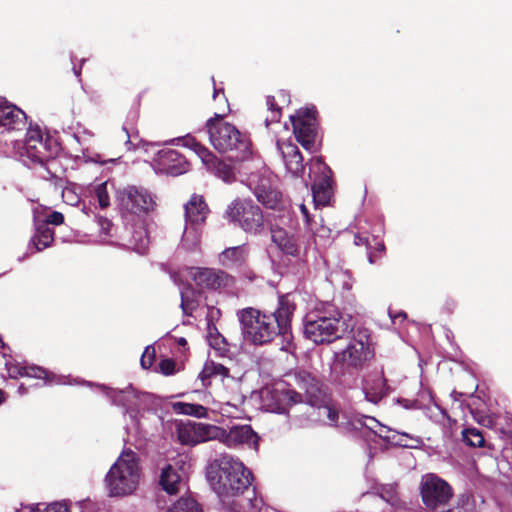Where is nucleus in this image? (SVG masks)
<instances>
[{
  "instance_id": "1",
  "label": "nucleus",
  "mask_w": 512,
  "mask_h": 512,
  "mask_svg": "<svg viewBox=\"0 0 512 512\" xmlns=\"http://www.w3.org/2000/svg\"><path fill=\"white\" fill-rule=\"evenodd\" d=\"M207 479L222 505L230 512H255L259 500L254 475L239 459L222 454L207 469Z\"/></svg>"
},
{
  "instance_id": "2",
  "label": "nucleus",
  "mask_w": 512,
  "mask_h": 512,
  "mask_svg": "<svg viewBox=\"0 0 512 512\" xmlns=\"http://www.w3.org/2000/svg\"><path fill=\"white\" fill-rule=\"evenodd\" d=\"M295 303L289 295H281L278 307L273 313H266L253 307L238 311V319L244 339L253 345L271 343L276 337L286 338L291 334V322Z\"/></svg>"
},
{
  "instance_id": "3",
  "label": "nucleus",
  "mask_w": 512,
  "mask_h": 512,
  "mask_svg": "<svg viewBox=\"0 0 512 512\" xmlns=\"http://www.w3.org/2000/svg\"><path fill=\"white\" fill-rule=\"evenodd\" d=\"M222 118V115L215 114L206 122L211 144L218 152L228 154L232 161L248 159L252 154L249 136L240 132L233 124L224 122Z\"/></svg>"
},
{
  "instance_id": "4",
  "label": "nucleus",
  "mask_w": 512,
  "mask_h": 512,
  "mask_svg": "<svg viewBox=\"0 0 512 512\" xmlns=\"http://www.w3.org/2000/svg\"><path fill=\"white\" fill-rule=\"evenodd\" d=\"M140 478V466L137 454L131 449L124 450L111 466L105 477L109 495L122 497L132 494Z\"/></svg>"
},
{
  "instance_id": "5",
  "label": "nucleus",
  "mask_w": 512,
  "mask_h": 512,
  "mask_svg": "<svg viewBox=\"0 0 512 512\" xmlns=\"http://www.w3.org/2000/svg\"><path fill=\"white\" fill-rule=\"evenodd\" d=\"M353 320L336 311L330 316L307 315L304 322V335L313 343L329 344L344 338L353 330Z\"/></svg>"
},
{
  "instance_id": "6",
  "label": "nucleus",
  "mask_w": 512,
  "mask_h": 512,
  "mask_svg": "<svg viewBox=\"0 0 512 512\" xmlns=\"http://www.w3.org/2000/svg\"><path fill=\"white\" fill-rule=\"evenodd\" d=\"M293 383L302 391L292 388L275 389V397L284 406H292L306 401L312 406L320 405L325 397L322 381L307 370H297L291 375Z\"/></svg>"
},
{
  "instance_id": "7",
  "label": "nucleus",
  "mask_w": 512,
  "mask_h": 512,
  "mask_svg": "<svg viewBox=\"0 0 512 512\" xmlns=\"http://www.w3.org/2000/svg\"><path fill=\"white\" fill-rule=\"evenodd\" d=\"M225 218L243 231L253 235L265 229L262 209L250 198H236L225 210Z\"/></svg>"
},
{
  "instance_id": "8",
  "label": "nucleus",
  "mask_w": 512,
  "mask_h": 512,
  "mask_svg": "<svg viewBox=\"0 0 512 512\" xmlns=\"http://www.w3.org/2000/svg\"><path fill=\"white\" fill-rule=\"evenodd\" d=\"M59 146L50 136H44L39 127H30L20 151L25 163L45 166L57 156Z\"/></svg>"
},
{
  "instance_id": "9",
  "label": "nucleus",
  "mask_w": 512,
  "mask_h": 512,
  "mask_svg": "<svg viewBox=\"0 0 512 512\" xmlns=\"http://www.w3.org/2000/svg\"><path fill=\"white\" fill-rule=\"evenodd\" d=\"M117 202L122 214L143 216L155 209L156 202L144 187L127 186L117 191Z\"/></svg>"
},
{
  "instance_id": "10",
  "label": "nucleus",
  "mask_w": 512,
  "mask_h": 512,
  "mask_svg": "<svg viewBox=\"0 0 512 512\" xmlns=\"http://www.w3.org/2000/svg\"><path fill=\"white\" fill-rule=\"evenodd\" d=\"M188 275L201 291L222 292L236 284V278L220 268L191 267Z\"/></svg>"
},
{
  "instance_id": "11",
  "label": "nucleus",
  "mask_w": 512,
  "mask_h": 512,
  "mask_svg": "<svg viewBox=\"0 0 512 512\" xmlns=\"http://www.w3.org/2000/svg\"><path fill=\"white\" fill-rule=\"evenodd\" d=\"M373 353L370 349L369 335L358 331L353 334L346 349L336 354V367L361 369L364 364L372 358Z\"/></svg>"
},
{
  "instance_id": "12",
  "label": "nucleus",
  "mask_w": 512,
  "mask_h": 512,
  "mask_svg": "<svg viewBox=\"0 0 512 512\" xmlns=\"http://www.w3.org/2000/svg\"><path fill=\"white\" fill-rule=\"evenodd\" d=\"M176 435L182 445L196 446L223 435L221 427L194 421L180 422L176 425Z\"/></svg>"
},
{
  "instance_id": "13",
  "label": "nucleus",
  "mask_w": 512,
  "mask_h": 512,
  "mask_svg": "<svg viewBox=\"0 0 512 512\" xmlns=\"http://www.w3.org/2000/svg\"><path fill=\"white\" fill-rule=\"evenodd\" d=\"M317 110L315 107L304 108L297 111L296 115L291 116L293 133L301 146L313 151L317 136Z\"/></svg>"
},
{
  "instance_id": "14",
  "label": "nucleus",
  "mask_w": 512,
  "mask_h": 512,
  "mask_svg": "<svg viewBox=\"0 0 512 512\" xmlns=\"http://www.w3.org/2000/svg\"><path fill=\"white\" fill-rule=\"evenodd\" d=\"M421 498L424 505L431 510L446 505L453 496L452 487L434 474L426 475L420 486Z\"/></svg>"
},
{
  "instance_id": "15",
  "label": "nucleus",
  "mask_w": 512,
  "mask_h": 512,
  "mask_svg": "<svg viewBox=\"0 0 512 512\" xmlns=\"http://www.w3.org/2000/svg\"><path fill=\"white\" fill-rule=\"evenodd\" d=\"M270 232L272 242L284 256L305 262L307 248L303 246L300 235L291 234L279 226L271 227Z\"/></svg>"
},
{
  "instance_id": "16",
  "label": "nucleus",
  "mask_w": 512,
  "mask_h": 512,
  "mask_svg": "<svg viewBox=\"0 0 512 512\" xmlns=\"http://www.w3.org/2000/svg\"><path fill=\"white\" fill-rule=\"evenodd\" d=\"M221 431L223 435L219 436L217 440L226 446L247 445L249 448L258 451L260 438L250 425H235L228 431L221 427Z\"/></svg>"
},
{
  "instance_id": "17",
  "label": "nucleus",
  "mask_w": 512,
  "mask_h": 512,
  "mask_svg": "<svg viewBox=\"0 0 512 512\" xmlns=\"http://www.w3.org/2000/svg\"><path fill=\"white\" fill-rule=\"evenodd\" d=\"M154 161L161 172L172 176L184 174L189 170V162L176 149L163 148L159 150Z\"/></svg>"
},
{
  "instance_id": "18",
  "label": "nucleus",
  "mask_w": 512,
  "mask_h": 512,
  "mask_svg": "<svg viewBox=\"0 0 512 512\" xmlns=\"http://www.w3.org/2000/svg\"><path fill=\"white\" fill-rule=\"evenodd\" d=\"M362 392L367 401L377 404L386 397L390 388L383 371L368 373L362 381Z\"/></svg>"
},
{
  "instance_id": "19",
  "label": "nucleus",
  "mask_w": 512,
  "mask_h": 512,
  "mask_svg": "<svg viewBox=\"0 0 512 512\" xmlns=\"http://www.w3.org/2000/svg\"><path fill=\"white\" fill-rule=\"evenodd\" d=\"M257 200L267 209L283 210L285 201L282 193L273 187L267 179H262L254 188Z\"/></svg>"
},
{
  "instance_id": "20",
  "label": "nucleus",
  "mask_w": 512,
  "mask_h": 512,
  "mask_svg": "<svg viewBox=\"0 0 512 512\" xmlns=\"http://www.w3.org/2000/svg\"><path fill=\"white\" fill-rule=\"evenodd\" d=\"M185 219L193 227L203 225L210 213L208 204L204 197L199 194H193L184 206Z\"/></svg>"
},
{
  "instance_id": "21",
  "label": "nucleus",
  "mask_w": 512,
  "mask_h": 512,
  "mask_svg": "<svg viewBox=\"0 0 512 512\" xmlns=\"http://www.w3.org/2000/svg\"><path fill=\"white\" fill-rule=\"evenodd\" d=\"M277 148L282 154L286 169L293 176H300L304 171L302 154L294 143L277 141Z\"/></svg>"
},
{
  "instance_id": "22",
  "label": "nucleus",
  "mask_w": 512,
  "mask_h": 512,
  "mask_svg": "<svg viewBox=\"0 0 512 512\" xmlns=\"http://www.w3.org/2000/svg\"><path fill=\"white\" fill-rule=\"evenodd\" d=\"M26 124V114L15 105L0 101V127L20 130Z\"/></svg>"
},
{
  "instance_id": "23",
  "label": "nucleus",
  "mask_w": 512,
  "mask_h": 512,
  "mask_svg": "<svg viewBox=\"0 0 512 512\" xmlns=\"http://www.w3.org/2000/svg\"><path fill=\"white\" fill-rule=\"evenodd\" d=\"M249 246L242 244L224 249L218 256L219 263L226 268L241 267L249 257Z\"/></svg>"
},
{
  "instance_id": "24",
  "label": "nucleus",
  "mask_w": 512,
  "mask_h": 512,
  "mask_svg": "<svg viewBox=\"0 0 512 512\" xmlns=\"http://www.w3.org/2000/svg\"><path fill=\"white\" fill-rule=\"evenodd\" d=\"M322 165V176L315 180L312 185V192L314 201L318 204L326 205L330 201L331 197V189H332V179L331 169L325 164Z\"/></svg>"
},
{
  "instance_id": "25",
  "label": "nucleus",
  "mask_w": 512,
  "mask_h": 512,
  "mask_svg": "<svg viewBox=\"0 0 512 512\" xmlns=\"http://www.w3.org/2000/svg\"><path fill=\"white\" fill-rule=\"evenodd\" d=\"M54 230L47 226V223H38L35 233L31 238V244L36 252H40L52 245L54 242Z\"/></svg>"
},
{
  "instance_id": "26",
  "label": "nucleus",
  "mask_w": 512,
  "mask_h": 512,
  "mask_svg": "<svg viewBox=\"0 0 512 512\" xmlns=\"http://www.w3.org/2000/svg\"><path fill=\"white\" fill-rule=\"evenodd\" d=\"M181 482V476L178 474L176 469L168 464L161 472L159 484L162 489L169 494H175L178 492V485Z\"/></svg>"
},
{
  "instance_id": "27",
  "label": "nucleus",
  "mask_w": 512,
  "mask_h": 512,
  "mask_svg": "<svg viewBox=\"0 0 512 512\" xmlns=\"http://www.w3.org/2000/svg\"><path fill=\"white\" fill-rule=\"evenodd\" d=\"M229 376V369L226 366L214 361L205 363L202 371L199 374V378L202 380L204 386L209 385L210 379L213 377H220L221 379H225Z\"/></svg>"
},
{
  "instance_id": "28",
  "label": "nucleus",
  "mask_w": 512,
  "mask_h": 512,
  "mask_svg": "<svg viewBox=\"0 0 512 512\" xmlns=\"http://www.w3.org/2000/svg\"><path fill=\"white\" fill-rule=\"evenodd\" d=\"M128 245L131 249L139 254H144L147 251L149 245V237L147 230L142 222L135 226L128 241Z\"/></svg>"
},
{
  "instance_id": "29",
  "label": "nucleus",
  "mask_w": 512,
  "mask_h": 512,
  "mask_svg": "<svg viewBox=\"0 0 512 512\" xmlns=\"http://www.w3.org/2000/svg\"><path fill=\"white\" fill-rule=\"evenodd\" d=\"M173 409L178 414L190 415L197 418H205L208 415L207 408L196 403L176 402L173 404Z\"/></svg>"
},
{
  "instance_id": "30",
  "label": "nucleus",
  "mask_w": 512,
  "mask_h": 512,
  "mask_svg": "<svg viewBox=\"0 0 512 512\" xmlns=\"http://www.w3.org/2000/svg\"><path fill=\"white\" fill-rule=\"evenodd\" d=\"M184 145L191 148L206 165H209L215 159V155L194 137L186 136L184 138Z\"/></svg>"
},
{
  "instance_id": "31",
  "label": "nucleus",
  "mask_w": 512,
  "mask_h": 512,
  "mask_svg": "<svg viewBox=\"0 0 512 512\" xmlns=\"http://www.w3.org/2000/svg\"><path fill=\"white\" fill-rule=\"evenodd\" d=\"M166 512H201V509L192 497H181Z\"/></svg>"
},
{
  "instance_id": "32",
  "label": "nucleus",
  "mask_w": 512,
  "mask_h": 512,
  "mask_svg": "<svg viewBox=\"0 0 512 512\" xmlns=\"http://www.w3.org/2000/svg\"><path fill=\"white\" fill-rule=\"evenodd\" d=\"M463 442L470 447H484L485 438L477 428H466L462 431Z\"/></svg>"
},
{
  "instance_id": "33",
  "label": "nucleus",
  "mask_w": 512,
  "mask_h": 512,
  "mask_svg": "<svg viewBox=\"0 0 512 512\" xmlns=\"http://www.w3.org/2000/svg\"><path fill=\"white\" fill-rule=\"evenodd\" d=\"M210 165L212 166L215 174L225 182H231L235 178L232 166L218 160L216 157L208 166Z\"/></svg>"
},
{
  "instance_id": "34",
  "label": "nucleus",
  "mask_w": 512,
  "mask_h": 512,
  "mask_svg": "<svg viewBox=\"0 0 512 512\" xmlns=\"http://www.w3.org/2000/svg\"><path fill=\"white\" fill-rule=\"evenodd\" d=\"M266 105L270 112V116L265 118V125L269 127L272 123H278L281 119V107L276 101L275 96H267Z\"/></svg>"
},
{
  "instance_id": "35",
  "label": "nucleus",
  "mask_w": 512,
  "mask_h": 512,
  "mask_svg": "<svg viewBox=\"0 0 512 512\" xmlns=\"http://www.w3.org/2000/svg\"><path fill=\"white\" fill-rule=\"evenodd\" d=\"M181 309L186 316H192L194 311L198 308V300L194 297L193 292L191 295L188 291L181 292Z\"/></svg>"
},
{
  "instance_id": "36",
  "label": "nucleus",
  "mask_w": 512,
  "mask_h": 512,
  "mask_svg": "<svg viewBox=\"0 0 512 512\" xmlns=\"http://www.w3.org/2000/svg\"><path fill=\"white\" fill-rule=\"evenodd\" d=\"M445 512H475L474 502L468 496L458 498L456 504Z\"/></svg>"
},
{
  "instance_id": "37",
  "label": "nucleus",
  "mask_w": 512,
  "mask_h": 512,
  "mask_svg": "<svg viewBox=\"0 0 512 512\" xmlns=\"http://www.w3.org/2000/svg\"><path fill=\"white\" fill-rule=\"evenodd\" d=\"M95 196L99 206L104 209L110 205V197L107 191V183L103 182L99 184L95 190Z\"/></svg>"
},
{
  "instance_id": "38",
  "label": "nucleus",
  "mask_w": 512,
  "mask_h": 512,
  "mask_svg": "<svg viewBox=\"0 0 512 512\" xmlns=\"http://www.w3.org/2000/svg\"><path fill=\"white\" fill-rule=\"evenodd\" d=\"M354 244L357 245V246H361V245H364L366 246L367 250H368V259H369V262L371 264L375 263V253L372 252V244H371V239L369 237H366V236H362L360 234H356L354 236Z\"/></svg>"
},
{
  "instance_id": "39",
  "label": "nucleus",
  "mask_w": 512,
  "mask_h": 512,
  "mask_svg": "<svg viewBox=\"0 0 512 512\" xmlns=\"http://www.w3.org/2000/svg\"><path fill=\"white\" fill-rule=\"evenodd\" d=\"M20 375L37 379H45L47 377V371L38 366L23 367L20 371Z\"/></svg>"
},
{
  "instance_id": "40",
  "label": "nucleus",
  "mask_w": 512,
  "mask_h": 512,
  "mask_svg": "<svg viewBox=\"0 0 512 512\" xmlns=\"http://www.w3.org/2000/svg\"><path fill=\"white\" fill-rule=\"evenodd\" d=\"M155 360V349L154 347L148 346L145 348L142 356H141V366L144 369H149Z\"/></svg>"
},
{
  "instance_id": "41",
  "label": "nucleus",
  "mask_w": 512,
  "mask_h": 512,
  "mask_svg": "<svg viewBox=\"0 0 512 512\" xmlns=\"http://www.w3.org/2000/svg\"><path fill=\"white\" fill-rule=\"evenodd\" d=\"M159 370L165 376H170L176 372V363L171 358H166L160 361Z\"/></svg>"
},
{
  "instance_id": "42",
  "label": "nucleus",
  "mask_w": 512,
  "mask_h": 512,
  "mask_svg": "<svg viewBox=\"0 0 512 512\" xmlns=\"http://www.w3.org/2000/svg\"><path fill=\"white\" fill-rule=\"evenodd\" d=\"M41 223H47V226H49L50 224L56 226L61 225L64 223V215L61 212L53 211Z\"/></svg>"
},
{
  "instance_id": "43",
  "label": "nucleus",
  "mask_w": 512,
  "mask_h": 512,
  "mask_svg": "<svg viewBox=\"0 0 512 512\" xmlns=\"http://www.w3.org/2000/svg\"><path fill=\"white\" fill-rule=\"evenodd\" d=\"M221 316L220 309L214 307V306H208L207 307V314H206V320L208 327L210 328L212 325H214V321H217Z\"/></svg>"
},
{
  "instance_id": "44",
  "label": "nucleus",
  "mask_w": 512,
  "mask_h": 512,
  "mask_svg": "<svg viewBox=\"0 0 512 512\" xmlns=\"http://www.w3.org/2000/svg\"><path fill=\"white\" fill-rule=\"evenodd\" d=\"M43 512H70V510L67 504L55 502L48 505Z\"/></svg>"
},
{
  "instance_id": "45",
  "label": "nucleus",
  "mask_w": 512,
  "mask_h": 512,
  "mask_svg": "<svg viewBox=\"0 0 512 512\" xmlns=\"http://www.w3.org/2000/svg\"><path fill=\"white\" fill-rule=\"evenodd\" d=\"M327 419L329 420L330 425L337 426V421L339 418V412L334 407H327Z\"/></svg>"
},
{
  "instance_id": "46",
  "label": "nucleus",
  "mask_w": 512,
  "mask_h": 512,
  "mask_svg": "<svg viewBox=\"0 0 512 512\" xmlns=\"http://www.w3.org/2000/svg\"><path fill=\"white\" fill-rule=\"evenodd\" d=\"M98 222H99V225L101 227V231L104 234H109L110 230H111V228L113 226L112 222L109 219L103 218V217H100Z\"/></svg>"
},
{
  "instance_id": "47",
  "label": "nucleus",
  "mask_w": 512,
  "mask_h": 512,
  "mask_svg": "<svg viewBox=\"0 0 512 512\" xmlns=\"http://www.w3.org/2000/svg\"><path fill=\"white\" fill-rule=\"evenodd\" d=\"M374 243V245H372V252L374 253V251H377L379 253H382L384 250H385V245L382 241H380L377 237L373 236L371 238V243Z\"/></svg>"
},
{
  "instance_id": "48",
  "label": "nucleus",
  "mask_w": 512,
  "mask_h": 512,
  "mask_svg": "<svg viewBox=\"0 0 512 512\" xmlns=\"http://www.w3.org/2000/svg\"><path fill=\"white\" fill-rule=\"evenodd\" d=\"M300 209H301V212H302V214H303V216L305 218L306 223L309 224V222H310V215H309L307 207L304 204H301L300 205Z\"/></svg>"
},
{
  "instance_id": "49",
  "label": "nucleus",
  "mask_w": 512,
  "mask_h": 512,
  "mask_svg": "<svg viewBox=\"0 0 512 512\" xmlns=\"http://www.w3.org/2000/svg\"><path fill=\"white\" fill-rule=\"evenodd\" d=\"M176 342L179 346L184 347V348L188 345L187 340L184 337L177 338Z\"/></svg>"
},
{
  "instance_id": "50",
  "label": "nucleus",
  "mask_w": 512,
  "mask_h": 512,
  "mask_svg": "<svg viewBox=\"0 0 512 512\" xmlns=\"http://www.w3.org/2000/svg\"><path fill=\"white\" fill-rule=\"evenodd\" d=\"M5 401V393L0 389V405Z\"/></svg>"
},
{
  "instance_id": "51",
  "label": "nucleus",
  "mask_w": 512,
  "mask_h": 512,
  "mask_svg": "<svg viewBox=\"0 0 512 512\" xmlns=\"http://www.w3.org/2000/svg\"><path fill=\"white\" fill-rule=\"evenodd\" d=\"M278 95H279L280 97H282V98H283V100H285V98H286V93H285L284 91H279V92H278Z\"/></svg>"
},
{
  "instance_id": "52",
  "label": "nucleus",
  "mask_w": 512,
  "mask_h": 512,
  "mask_svg": "<svg viewBox=\"0 0 512 512\" xmlns=\"http://www.w3.org/2000/svg\"><path fill=\"white\" fill-rule=\"evenodd\" d=\"M218 93H219V91L217 89H214L213 97L216 98Z\"/></svg>"
},
{
  "instance_id": "53",
  "label": "nucleus",
  "mask_w": 512,
  "mask_h": 512,
  "mask_svg": "<svg viewBox=\"0 0 512 512\" xmlns=\"http://www.w3.org/2000/svg\"><path fill=\"white\" fill-rule=\"evenodd\" d=\"M74 72H75V74H76L77 76H79V75H80V70H78V71H77V70H75V69H74Z\"/></svg>"
}]
</instances>
